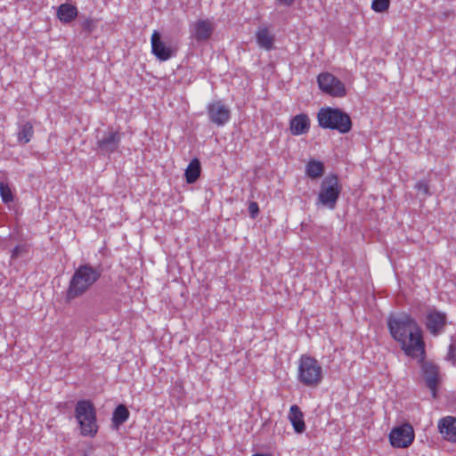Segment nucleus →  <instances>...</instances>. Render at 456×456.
<instances>
[{"instance_id": "nucleus-30", "label": "nucleus", "mask_w": 456, "mask_h": 456, "mask_svg": "<svg viewBox=\"0 0 456 456\" xmlns=\"http://www.w3.org/2000/svg\"><path fill=\"white\" fill-rule=\"evenodd\" d=\"M248 212L251 218H256L259 213L258 204L255 201H251L248 205Z\"/></svg>"}, {"instance_id": "nucleus-4", "label": "nucleus", "mask_w": 456, "mask_h": 456, "mask_svg": "<svg viewBox=\"0 0 456 456\" xmlns=\"http://www.w3.org/2000/svg\"><path fill=\"white\" fill-rule=\"evenodd\" d=\"M74 416L83 436L94 437L98 432L96 409L89 400H79L75 405Z\"/></svg>"}, {"instance_id": "nucleus-20", "label": "nucleus", "mask_w": 456, "mask_h": 456, "mask_svg": "<svg viewBox=\"0 0 456 456\" xmlns=\"http://www.w3.org/2000/svg\"><path fill=\"white\" fill-rule=\"evenodd\" d=\"M130 412L126 405L118 404L113 411L111 418V427L118 429L123 425L129 418Z\"/></svg>"}, {"instance_id": "nucleus-31", "label": "nucleus", "mask_w": 456, "mask_h": 456, "mask_svg": "<svg viewBox=\"0 0 456 456\" xmlns=\"http://www.w3.org/2000/svg\"><path fill=\"white\" fill-rule=\"evenodd\" d=\"M296 0H275V4L286 8L291 7Z\"/></svg>"}, {"instance_id": "nucleus-6", "label": "nucleus", "mask_w": 456, "mask_h": 456, "mask_svg": "<svg viewBox=\"0 0 456 456\" xmlns=\"http://www.w3.org/2000/svg\"><path fill=\"white\" fill-rule=\"evenodd\" d=\"M342 187L339 184L337 175L330 174L322 181L317 204H321L329 209L336 208Z\"/></svg>"}, {"instance_id": "nucleus-3", "label": "nucleus", "mask_w": 456, "mask_h": 456, "mask_svg": "<svg viewBox=\"0 0 456 456\" xmlns=\"http://www.w3.org/2000/svg\"><path fill=\"white\" fill-rule=\"evenodd\" d=\"M317 119L319 126L324 129L337 130L341 134H346L352 129L350 116L338 108H322Z\"/></svg>"}, {"instance_id": "nucleus-10", "label": "nucleus", "mask_w": 456, "mask_h": 456, "mask_svg": "<svg viewBox=\"0 0 456 456\" xmlns=\"http://www.w3.org/2000/svg\"><path fill=\"white\" fill-rule=\"evenodd\" d=\"M121 142V134L114 130L112 127H109L103 132L101 138L97 139V148L102 154H111L115 152Z\"/></svg>"}, {"instance_id": "nucleus-32", "label": "nucleus", "mask_w": 456, "mask_h": 456, "mask_svg": "<svg viewBox=\"0 0 456 456\" xmlns=\"http://www.w3.org/2000/svg\"><path fill=\"white\" fill-rule=\"evenodd\" d=\"M252 456H271V455H268V454H261V453H256Z\"/></svg>"}, {"instance_id": "nucleus-33", "label": "nucleus", "mask_w": 456, "mask_h": 456, "mask_svg": "<svg viewBox=\"0 0 456 456\" xmlns=\"http://www.w3.org/2000/svg\"><path fill=\"white\" fill-rule=\"evenodd\" d=\"M83 456H87L86 453Z\"/></svg>"}, {"instance_id": "nucleus-7", "label": "nucleus", "mask_w": 456, "mask_h": 456, "mask_svg": "<svg viewBox=\"0 0 456 456\" xmlns=\"http://www.w3.org/2000/svg\"><path fill=\"white\" fill-rule=\"evenodd\" d=\"M317 83L322 92L332 97L341 98L346 94L345 84L330 72L320 73Z\"/></svg>"}, {"instance_id": "nucleus-26", "label": "nucleus", "mask_w": 456, "mask_h": 456, "mask_svg": "<svg viewBox=\"0 0 456 456\" xmlns=\"http://www.w3.org/2000/svg\"><path fill=\"white\" fill-rule=\"evenodd\" d=\"M390 0H373L371 8L377 12H383L389 8Z\"/></svg>"}, {"instance_id": "nucleus-16", "label": "nucleus", "mask_w": 456, "mask_h": 456, "mask_svg": "<svg viewBox=\"0 0 456 456\" xmlns=\"http://www.w3.org/2000/svg\"><path fill=\"white\" fill-rule=\"evenodd\" d=\"M289 129L293 135L306 134L310 129V119L306 114L296 115L289 123Z\"/></svg>"}, {"instance_id": "nucleus-19", "label": "nucleus", "mask_w": 456, "mask_h": 456, "mask_svg": "<svg viewBox=\"0 0 456 456\" xmlns=\"http://www.w3.org/2000/svg\"><path fill=\"white\" fill-rule=\"evenodd\" d=\"M256 39L261 48L266 51L273 49L274 37L270 34L267 28H259L256 33Z\"/></svg>"}, {"instance_id": "nucleus-9", "label": "nucleus", "mask_w": 456, "mask_h": 456, "mask_svg": "<svg viewBox=\"0 0 456 456\" xmlns=\"http://www.w3.org/2000/svg\"><path fill=\"white\" fill-rule=\"evenodd\" d=\"M414 440V430L411 424L404 423L394 428L389 434V441L395 448H407Z\"/></svg>"}, {"instance_id": "nucleus-23", "label": "nucleus", "mask_w": 456, "mask_h": 456, "mask_svg": "<svg viewBox=\"0 0 456 456\" xmlns=\"http://www.w3.org/2000/svg\"><path fill=\"white\" fill-rule=\"evenodd\" d=\"M324 173V165L322 161L311 159L305 167V174L311 179H317Z\"/></svg>"}, {"instance_id": "nucleus-25", "label": "nucleus", "mask_w": 456, "mask_h": 456, "mask_svg": "<svg viewBox=\"0 0 456 456\" xmlns=\"http://www.w3.org/2000/svg\"><path fill=\"white\" fill-rule=\"evenodd\" d=\"M28 253V246L27 244H20L15 246L11 253L12 259H17Z\"/></svg>"}, {"instance_id": "nucleus-13", "label": "nucleus", "mask_w": 456, "mask_h": 456, "mask_svg": "<svg viewBox=\"0 0 456 456\" xmlns=\"http://www.w3.org/2000/svg\"><path fill=\"white\" fill-rule=\"evenodd\" d=\"M214 31L213 23L208 20H199L190 27V32L197 42L208 40Z\"/></svg>"}, {"instance_id": "nucleus-21", "label": "nucleus", "mask_w": 456, "mask_h": 456, "mask_svg": "<svg viewBox=\"0 0 456 456\" xmlns=\"http://www.w3.org/2000/svg\"><path fill=\"white\" fill-rule=\"evenodd\" d=\"M77 9L69 4H62L58 7L57 17L63 23L71 22L77 16Z\"/></svg>"}, {"instance_id": "nucleus-22", "label": "nucleus", "mask_w": 456, "mask_h": 456, "mask_svg": "<svg viewBox=\"0 0 456 456\" xmlns=\"http://www.w3.org/2000/svg\"><path fill=\"white\" fill-rule=\"evenodd\" d=\"M201 173V164L199 159L194 158L189 163L184 172L187 183H194L200 177Z\"/></svg>"}, {"instance_id": "nucleus-8", "label": "nucleus", "mask_w": 456, "mask_h": 456, "mask_svg": "<svg viewBox=\"0 0 456 456\" xmlns=\"http://www.w3.org/2000/svg\"><path fill=\"white\" fill-rule=\"evenodd\" d=\"M419 356V362L425 384L427 387L432 391L433 396L436 397L437 385L439 383V366L431 361H426V353L424 354H418V357Z\"/></svg>"}, {"instance_id": "nucleus-17", "label": "nucleus", "mask_w": 456, "mask_h": 456, "mask_svg": "<svg viewBox=\"0 0 456 456\" xmlns=\"http://www.w3.org/2000/svg\"><path fill=\"white\" fill-rule=\"evenodd\" d=\"M17 141L21 144H27L34 135L33 124L28 120H20L17 123Z\"/></svg>"}, {"instance_id": "nucleus-15", "label": "nucleus", "mask_w": 456, "mask_h": 456, "mask_svg": "<svg viewBox=\"0 0 456 456\" xmlns=\"http://www.w3.org/2000/svg\"><path fill=\"white\" fill-rule=\"evenodd\" d=\"M438 429L443 437L452 443H456V419L447 416L439 420Z\"/></svg>"}, {"instance_id": "nucleus-14", "label": "nucleus", "mask_w": 456, "mask_h": 456, "mask_svg": "<svg viewBox=\"0 0 456 456\" xmlns=\"http://www.w3.org/2000/svg\"><path fill=\"white\" fill-rule=\"evenodd\" d=\"M151 43V52L158 60L166 61L173 56L172 49L161 40V35L159 31H153Z\"/></svg>"}, {"instance_id": "nucleus-28", "label": "nucleus", "mask_w": 456, "mask_h": 456, "mask_svg": "<svg viewBox=\"0 0 456 456\" xmlns=\"http://www.w3.org/2000/svg\"><path fill=\"white\" fill-rule=\"evenodd\" d=\"M415 188L422 192L425 196H428L430 194L429 192V187H428V182L425 181V180H421V181H419L416 185H415Z\"/></svg>"}, {"instance_id": "nucleus-12", "label": "nucleus", "mask_w": 456, "mask_h": 456, "mask_svg": "<svg viewBox=\"0 0 456 456\" xmlns=\"http://www.w3.org/2000/svg\"><path fill=\"white\" fill-rule=\"evenodd\" d=\"M447 316L445 313L433 308L428 311L426 317L427 330L434 336L440 334L446 325Z\"/></svg>"}, {"instance_id": "nucleus-2", "label": "nucleus", "mask_w": 456, "mask_h": 456, "mask_svg": "<svg viewBox=\"0 0 456 456\" xmlns=\"http://www.w3.org/2000/svg\"><path fill=\"white\" fill-rule=\"evenodd\" d=\"M102 269L101 266H93L90 264L80 265L75 269L66 291V300H71L83 296L101 278Z\"/></svg>"}, {"instance_id": "nucleus-24", "label": "nucleus", "mask_w": 456, "mask_h": 456, "mask_svg": "<svg viewBox=\"0 0 456 456\" xmlns=\"http://www.w3.org/2000/svg\"><path fill=\"white\" fill-rule=\"evenodd\" d=\"M0 196L4 204L13 201V195L9 185L4 182L0 183Z\"/></svg>"}, {"instance_id": "nucleus-29", "label": "nucleus", "mask_w": 456, "mask_h": 456, "mask_svg": "<svg viewBox=\"0 0 456 456\" xmlns=\"http://www.w3.org/2000/svg\"><path fill=\"white\" fill-rule=\"evenodd\" d=\"M446 359L452 362V364H456V345L451 344L449 346L448 354Z\"/></svg>"}, {"instance_id": "nucleus-27", "label": "nucleus", "mask_w": 456, "mask_h": 456, "mask_svg": "<svg viewBox=\"0 0 456 456\" xmlns=\"http://www.w3.org/2000/svg\"><path fill=\"white\" fill-rule=\"evenodd\" d=\"M81 27L86 32L91 33L96 28V21L94 19H86L82 22Z\"/></svg>"}, {"instance_id": "nucleus-1", "label": "nucleus", "mask_w": 456, "mask_h": 456, "mask_svg": "<svg viewBox=\"0 0 456 456\" xmlns=\"http://www.w3.org/2000/svg\"><path fill=\"white\" fill-rule=\"evenodd\" d=\"M387 324L391 337L406 355L418 358V354H425L422 330L414 318L405 313L392 314Z\"/></svg>"}, {"instance_id": "nucleus-11", "label": "nucleus", "mask_w": 456, "mask_h": 456, "mask_svg": "<svg viewBox=\"0 0 456 456\" xmlns=\"http://www.w3.org/2000/svg\"><path fill=\"white\" fill-rule=\"evenodd\" d=\"M207 113L209 121L217 126H224L231 118V110L222 101L208 103Z\"/></svg>"}, {"instance_id": "nucleus-18", "label": "nucleus", "mask_w": 456, "mask_h": 456, "mask_svg": "<svg viewBox=\"0 0 456 456\" xmlns=\"http://www.w3.org/2000/svg\"><path fill=\"white\" fill-rule=\"evenodd\" d=\"M289 419L296 433L301 434L305 430L304 415L297 405L294 404L290 406Z\"/></svg>"}, {"instance_id": "nucleus-5", "label": "nucleus", "mask_w": 456, "mask_h": 456, "mask_svg": "<svg viewBox=\"0 0 456 456\" xmlns=\"http://www.w3.org/2000/svg\"><path fill=\"white\" fill-rule=\"evenodd\" d=\"M297 378L304 386L316 387L323 379L322 367L315 358L302 354L298 360Z\"/></svg>"}]
</instances>
